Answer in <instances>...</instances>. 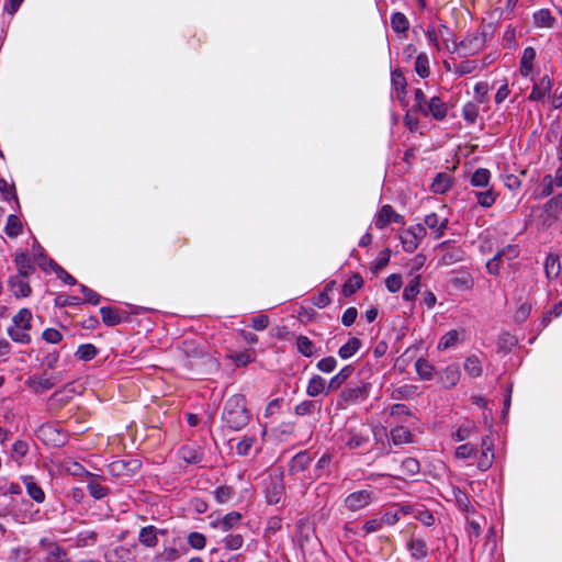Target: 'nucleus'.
<instances>
[{
  "label": "nucleus",
  "instance_id": "33",
  "mask_svg": "<svg viewBox=\"0 0 562 562\" xmlns=\"http://www.w3.org/2000/svg\"><path fill=\"white\" fill-rule=\"evenodd\" d=\"M415 71L422 78H427L430 74L429 58L426 53H420L415 59Z\"/></svg>",
  "mask_w": 562,
  "mask_h": 562
},
{
  "label": "nucleus",
  "instance_id": "44",
  "mask_svg": "<svg viewBox=\"0 0 562 562\" xmlns=\"http://www.w3.org/2000/svg\"><path fill=\"white\" fill-rule=\"evenodd\" d=\"M222 542L227 550L235 551L241 548L244 537L240 533H228L223 538Z\"/></svg>",
  "mask_w": 562,
  "mask_h": 562
},
{
  "label": "nucleus",
  "instance_id": "4",
  "mask_svg": "<svg viewBox=\"0 0 562 562\" xmlns=\"http://www.w3.org/2000/svg\"><path fill=\"white\" fill-rule=\"evenodd\" d=\"M375 497V493L371 490H359L347 495L344 503L348 510L356 513L367 508Z\"/></svg>",
  "mask_w": 562,
  "mask_h": 562
},
{
  "label": "nucleus",
  "instance_id": "50",
  "mask_svg": "<svg viewBox=\"0 0 562 562\" xmlns=\"http://www.w3.org/2000/svg\"><path fill=\"white\" fill-rule=\"evenodd\" d=\"M283 487L279 481H276L271 488L267 492V499L269 504H278L282 497Z\"/></svg>",
  "mask_w": 562,
  "mask_h": 562
},
{
  "label": "nucleus",
  "instance_id": "54",
  "mask_svg": "<svg viewBox=\"0 0 562 562\" xmlns=\"http://www.w3.org/2000/svg\"><path fill=\"white\" fill-rule=\"evenodd\" d=\"M188 542L193 549L201 550L205 547L206 539L201 532H191L188 536Z\"/></svg>",
  "mask_w": 562,
  "mask_h": 562
},
{
  "label": "nucleus",
  "instance_id": "61",
  "mask_svg": "<svg viewBox=\"0 0 562 562\" xmlns=\"http://www.w3.org/2000/svg\"><path fill=\"white\" fill-rule=\"evenodd\" d=\"M390 256L389 249L381 252L371 267L372 271L375 273L386 267L390 261Z\"/></svg>",
  "mask_w": 562,
  "mask_h": 562
},
{
  "label": "nucleus",
  "instance_id": "47",
  "mask_svg": "<svg viewBox=\"0 0 562 562\" xmlns=\"http://www.w3.org/2000/svg\"><path fill=\"white\" fill-rule=\"evenodd\" d=\"M108 562H134V559L128 549L120 547L108 558Z\"/></svg>",
  "mask_w": 562,
  "mask_h": 562
},
{
  "label": "nucleus",
  "instance_id": "42",
  "mask_svg": "<svg viewBox=\"0 0 562 562\" xmlns=\"http://www.w3.org/2000/svg\"><path fill=\"white\" fill-rule=\"evenodd\" d=\"M546 212L553 216L559 217L562 214V194L551 198L544 205Z\"/></svg>",
  "mask_w": 562,
  "mask_h": 562
},
{
  "label": "nucleus",
  "instance_id": "1",
  "mask_svg": "<svg viewBox=\"0 0 562 562\" xmlns=\"http://www.w3.org/2000/svg\"><path fill=\"white\" fill-rule=\"evenodd\" d=\"M32 313L29 308H21L12 318V325L8 328L9 336L16 342L29 344L31 341L30 329L32 327Z\"/></svg>",
  "mask_w": 562,
  "mask_h": 562
},
{
  "label": "nucleus",
  "instance_id": "40",
  "mask_svg": "<svg viewBox=\"0 0 562 562\" xmlns=\"http://www.w3.org/2000/svg\"><path fill=\"white\" fill-rule=\"evenodd\" d=\"M15 265L19 271V276L27 277L33 269L31 259L24 252L16 254Z\"/></svg>",
  "mask_w": 562,
  "mask_h": 562
},
{
  "label": "nucleus",
  "instance_id": "18",
  "mask_svg": "<svg viewBox=\"0 0 562 562\" xmlns=\"http://www.w3.org/2000/svg\"><path fill=\"white\" fill-rule=\"evenodd\" d=\"M425 225L435 232L436 238H440L443 235V231L447 228L448 220L440 218L438 214L430 213L425 216Z\"/></svg>",
  "mask_w": 562,
  "mask_h": 562
},
{
  "label": "nucleus",
  "instance_id": "15",
  "mask_svg": "<svg viewBox=\"0 0 562 562\" xmlns=\"http://www.w3.org/2000/svg\"><path fill=\"white\" fill-rule=\"evenodd\" d=\"M555 23V18L549 9H539L532 13V24L539 29H551Z\"/></svg>",
  "mask_w": 562,
  "mask_h": 562
},
{
  "label": "nucleus",
  "instance_id": "38",
  "mask_svg": "<svg viewBox=\"0 0 562 562\" xmlns=\"http://www.w3.org/2000/svg\"><path fill=\"white\" fill-rule=\"evenodd\" d=\"M491 179V172L490 170L485 168H479L474 171V173L471 177V184L473 187L477 188H484L488 184Z\"/></svg>",
  "mask_w": 562,
  "mask_h": 562
},
{
  "label": "nucleus",
  "instance_id": "45",
  "mask_svg": "<svg viewBox=\"0 0 562 562\" xmlns=\"http://www.w3.org/2000/svg\"><path fill=\"white\" fill-rule=\"evenodd\" d=\"M419 293V276H416L405 286L403 291V299L406 301H414Z\"/></svg>",
  "mask_w": 562,
  "mask_h": 562
},
{
  "label": "nucleus",
  "instance_id": "39",
  "mask_svg": "<svg viewBox=\"0 0 562 562\" xmlns=\"http://www.w3.org/2000/svg\"><path fill=\"white\" fill-rule=\"evenodd\" d=\"M391 440L394 445H403L412 441V434L405 427H396L391 430Z\"/></svg>",
  "mask_w": 562,
  "mask_h": 562
},
{
  "label": "nucleus",
  "instance_id": "34",
  "mask_svg": "<svg viewBox=\"0 0 562 562\" xmlns=\"http://www.w3.org/2000/svg\"><path fill=\"white\" fill-rule=\"evenodd\" d=\"M139 541L146 547H155L157 544V531L153 526H147L139 531Z\"/></svg>",
  "mask_w": 562,
  "mask_h": 562
},
{
  "label": "nucleus",
  "instance_id": "28",
  "mask_svg": "<svg viewBox=\"0 0 562 562\" xmlns=\"http://www.w3.org/2000/svg\"><path fill=\"white\" fill-rule=\"evenodd\" d=\"M295 346L297 351L304 357H312L316 352L313 341L308 337L303 335L296 337Z\"/></svg>",
  "mask_w": 562,
  "mask_h": 562
},
{
  "label": "nucleus",
  "instance_id": "2",
  "mask_svg": "<svg viewBox=\"0 0 562 562\" xmlns=\"http://www.w3.org/2000/svg\"><path fill=\"white\" fill-rule=\"evenodd\" d=\"M240 398H231L224 408V418L233 429H239L248 422V414Z\"/></svg>",
  "mask_w": 562,
  "mask_h": 562
},
{
  "label": "nucleus",
  "instance_id": "62",
  "mask_svg": "<svg viewBox=\"0 0 562 562\" xmlns=\"http://www.w3.org/2000/svg\"><path fill=\"white\" fill-rule=\"evenodd\" d=\"M215 498L220 504H225L231 501L233 496V491L228 486H220L214 492Z\"/></svg>",
  "mask_w": 562,
  "mask_h": 562
},
{
  "label": "nucleus",
  "instance_id": "32",
  "mask_svg": "<svg viewBox=\"0 0 562 562\" xmlns=\"http://www.w3.org/2000/svg\"><path fill=\"white\" fill-rule=\"evenodd\" d=\"M103 323L106 326H114L121 323L122 318L119 312L112 307L103 306L100 308Z\"/></svg>",
  "mask_w": 562,
  "mask_h": 562
},
{
  "label": "nucleus",
  "instance_id": "41",
  "mask_svg": "<svg viewBox=\"0 0 562 562\" xmlns=\"http://www.w3.org/2000/svg\"><path fill=\"white\" fill-rule=\"evenodd\" d=\"M4 232L9 237H16L22 232V222L16 215H10L8 217Z\"/></svg>",
  "mask_w": 562,
  "mask_h": 562
},
{
  "label": "nucleus",
  "instance_id": "13",
  "mask_svg": "<svg viewBox=\"0 0 562 562\" xmlns=\"http://www.w3.org/2000/svg\"><path fill=\"white\" fill-rule=\"evenodd\" d=\"M485 40L479 34H469L460 43V47L465 54L473 55L484 47Z\"/></svg>",
  "mask_w": 562,
  "mask_h": 562
},
{
  "label": "nucleus",
  "instance_id": "58",
  "mask_svg": "<svg viewBox=\"0 0 562 562\" xmlns=\"http://www.w3.org/2000/svg\"><path fill=\"white\" fill-rule=\"evenodd\" d=\"M49 266L56 272L57 277L61 279L65 283L74 285L76 284V280L68 272H66L61 267H59L56 262L50 261Z\"/></svg>",
  "mask_w": 562,
  "mask_h": 562
},
{
  "label": "nucleus",
  "instance_id": "10",
  "mask_svg": "<svg viewBox=\"0 0 562 562\" xmlns=\"http://www.w3.org/2000/svg\"><path fill=\"white\" fill-rule=\"evenodd\" d=\"M460 376L461 373L459 366L456 363H451L439 373V382L442 384L443 387L451 389L458 384Z\"/></svg>",
  "mask_w": 562,
  "mask_h": 562
},
{
  "label": "nucleus",
  "instance_id": "27",
  "mask_svg": "<svg viewBox=\"0 0 562 562\" xmlns=\"http://www.w3.org/2000/svg\"><path fill=\"white\" fill-rule=\"evenodd\" d=\"M462 331L457 329L449 330L439 340L437 348L440 351H445L453 346H456L460 339Z\"/></svg>",
  "mask_w": 562,
  "mask_h": 562
},
{
  "label": "nucleus",
  "instance_id": "53",
  "mask_svg": "<svg viewBox=\"0 0 562 562\" xmlns=\"http://www.w3.org/2000/svg\"><path fill=\"white\" fill-rule=\"evenodd\" d=\"M316 367L324 373H330L336 369L337 360L334 357H326L321 359Z\"/></svg>",
  "mask_w": 562,
  "mask_h": 562
},
{
  "label": "nucleus",
  "instance_id": "64",
  "mask_svg": "<svg viewBox=\"0 0 562 562\" xmlns=\"http://www.w3.org/2000/svg\"><path fill=\"white\" fill-rule=\"evenodd\" d=\"M43 339L49 344H57L61 340L63 335L55 328H46L43 331Z\"/></svg>",
  "mask_w": 562,
  "mask_h": 562
},
{
  "label": "nucleus",
  "instance_id": "8",
  "mask_svg": "<svg viewBox=\"0 0 562 562\" xmlns=\"http://www.w3.org/2000/svg\"><path fill=\"white\" fill-rule=\"evenodd\" d=\"M412 513L411 506H401L396 508L386 509L384 512L379 513V518L382 524V527L394 526L400 521L403 516L409 515Z\"/></svg>",
  "mask_w": 562,
  "mask_h": 562
},
{
  "label": "nucleus",
  "instance_id": "37",
  "mask_svg": "<svg viewBox=\"0 0 562 562\" xmlns=\"http://www.w3.org/2000/svg\"><path fill=\"white\" fill-rule=\"evenodd\" d=\"M464 370L470 376L477 378L482 373V363L476 356H470L464 361Z\"/></svg>",
  "mask_w": 562,
  "mask_h": 562
},
{
  "label": "nucleus",
  "instance_id": "36",
  "mask_svg": "<svg viewBox=\"0 0 562 562\" xmlns=\"http://www.w3.org/2000/svg\"><path fill=\"white\" fill-rule=\"evenodd\" d=\"M555 184L551 180V175H547L543 177L541 183L535 190L536 198H546L553 193Z\"/></svg>",
  "mask_w": 562,
  "mask_h": 562
},
{
  "label": "nucleus",
  "instance_id": "30",
  "mask_svg": "<svg viewBox=\"0 0 562 562\" xmlns=\"http://www.w3.org/2000/svg\"><path fill=\"white\" fill-rule=\"evenodd\" d=\"M411 554L415 559H423L427 555V547L424 540L412 538L407 543Z\"/></svg>",
  "mask_w": 562,
  "mask_h": 562
},
{
  "label": "nucleus",
  "instance_id": "20",
  "mask_svg": "<svg viewBox=\"0 0 562 562\" xmlns=\"http://www.w3.org/2000/svg\"><path fill=\"white\" fill-rule=\"evenodd\" d=\"M326 387H328L326 380L321 375L315 374L308 381L306 393L311 397H316L324 393Z\"/></svg>",
  "mask_w": 562,
  "mask_h": 562
},
{
  "label": "nucleus",
  "instance_id": "24",
  "mask_svg": "<svg viewBox=\"0 0 562 562\" xmlns=\"http://www.w3.org/2000/svg\"><path fill=\"white\" fill-rule=\"evenodd\" d=\"M361 340L357 337H351L348 339V341L346 344H344L339 350H338V356L341 358V359H349L351 358L352 356H355L358 350L360 349L361 347Z\"/></svg>",
  "mask_w": 562,
  "mask_h": 562
},
{
  "label": "nucleus",
  "instance_id": "11",
  "mask_svg": "<svg viewBox=\"0 0 562 562\" xmlns=\"http://www.w3.org/2000/svg\"><path fill=\"white\" fill-rule=\"evenodd\" d=\"M241 520V515L238 512H231L223 516L222 518L212 521V527L222 530L223 532H228L236 528Z\"/></svg>",
  "mask_w": 562,
  "mask_h": 562
},
{
  "label": "nucleus",
  "instance_id": "43",
  "mask_svg": "<svg viewBox=\"0 0 562 562\" xmlns=\"http://www.w3.org/2000/svg\"><path fill=\"white\" fill-rule=\"evenodd\" d=\"M416 391L417 386L405 384L393 390L391 396L393 400H408L414 397Z\"/></svg>",
  "mask_w": 562,
  "mask_h": 562
},
{
  "label": "nucleus",
  "instance_id": "63",
  "mask_svg": "<svg viewBox=\"0 0 562 562\" xmlns=\"http://www.w3.org/2000/svg\"><path fill=\"white\" fill-rule=\"evenodd\" d=\"M13 458L20 460L24 458L29 451V445L23 440H16L12 447Z\"/></svg>",
  "mask_w": 562,
  "mask_h": 562
},
{
  "label": "nucleus",
  "instance_id": "56",
  "mask_svg": "<svg viewBox=\"0 0 562 562\" xmlns=\"http://www.w3.org/2000/svg\"><path fill=\"white\" fill-rule=\"evenodd\" d=\"M254 445H255L254 437H244L236 446L238 454H240V456L249 454Z\"/></svg>",
  "mask_w": 562,
  "mask_h": 562
},
{
  "label": "nucleus",
  "instance_id": "51",
  "mask_svg": "<svg viewBox=\"0 0 562 562\" xmlns=\"http://www.w3.org/2000/svg\"><path fill=\"white\" fill-rule=\"evenodd\" d=\"M46 562H68L67 555L57 546H50Z\"/></svg>",
  "mask_w": 562,
  "mask_h": 562
},
{
  "label": "nucleus",
  "instance_id": "9",
  "mask_svg": "<svg viewBox=\"0 0 562 562\" xmlns=\"http://www.w3.org/2000/svg\"><path fill=\"white\" fill-rule=\"evenodd\" d=\"M61 381L60 373L52 375H40L32 376L27 380V384L33 387L36 392H44L54 387L58 382Z\"/></svg>",
  "mask_w": 562,
  "mask_h": 562
},
{
  "label": "nucleus",
  "instance_id": "7",
  "mask_svg": "<svg viewBox=\"0 0 562 562\" xmlns=\"http://www.w3.org/2000/svg\"><path fill=\"white\" fill-rule=\"evenodd\" d=\"M403 221V216L395 212V210L389 205H383L378 212L374 218V225L378 229H383L391 223H401Z\"/></svg>",
  "mask_w": 562,
  "mask_h": 562
},
{
  "label": "nucleus",
  "instance_id": "31",
  "mask_svg": "<svg viewBox=\"0 0 562 562\" xmlns=\"http://www.w3.org/2000/svg\"><path fill=\"white\" fill-rule=\"evenodd\" d=\"M353 372L351 366L344 367L336 375H334L329 383L328 390H337Z\"/></svg>",
  "mask_w": 562,
  "mask_h": 562
},
{
  "label": "nucleus",
  "instance_id": "5",
  "mask_svg": "<svg viewBox=\"0 0 562 562\" xmlns=\"http://www.w3.org/2000/svg\"><path fill=\"white\" fill-rule=\"evenodd\" d=\"M370 392L369 383H361L358 385L345 389L339 396V404L342 406L353 405L368 397Z\"/></svg>",
  "mask_w": 562,
  "mask_h": 562
},
{
  "label": "nucleus",
  "instance_id": "49",
  "mask_svg": "<svg viewBox=\"0 0 562 562\" xmlns=\"http://www.w3.org/2000/svg\"><path fill=\"white\" fill-rule=\"evenodd\" d=\"M477 203L483 207H490L495 202V193L492 190L475 192Z\"/></svg>",
  "mask_w": 562,
  "mask_h": 562
},
{
  "label": "nucleus",
  "instance_id": "6",
  "mask_svg": "<svg viewBox=\"0 0 562 562\" xmlns=\"http://www.w3.org/2000/svg\"><path fill=\"white\" fill-rule=\"evenodd\" d=\"M533 81L532 91L529 94V101H541L544 103L547 100H550V91H551V79L549 74H544L543 76L535 79L530 78Z\"/></svg>",
  "mask_w": 562,
  "mask_h": 562
},
{
  "label": "nucleus",
  "instance_id": "59",
  "mask_svg": "<svg viewBox=\"0 0 562 562\" xmlns=\"http://www.w3.org/2000/svg\"><path fill=\"white\" fill-rule=\"evenodd\" d=\"M385 285H386L387 290L392 293L400 291V289L402 288L401 274L393 273V274L389 276L385 280Z\"/></svg>",
  "mask_w": 562,
  "mask_h": 562
},
{
  "label": "nucleus",
  "instance_id": "22",
  "mask_svg": "<svg viewBox=\"0 0 562 562\" xmlns=\"http://www.w3.org/2000/svg\"><path fill=\"white\" fill-rule=\"evenodd\" d=\"M447 32L448 29L443 25L429 26L425 32L428 44L434 46L436 50H440L439 40L443 37Z\"/></svg>",
  "mask_w": 562,
  "mask_h": 562
},
{
  "label": "nucleus",
  "instance_id": "60",
  "mask_svg": "<svg viewBox=\"0 0 562 562\" xmlns=\"http://www.w3.org/2000/svg\"><path fill=\"white\" fill-rule=\"evenodd\" d=\"M362 285V279L360 276L351 277L344 285L345 294H352L359 290Z\"/></svg>",
  "mask_w": 562,
  "mask_h": 562
},
{
  "label": "nucleus",
  "instance_id": "14",
  "mask_svg": "<svg viewBox=\"0 0 562 562\" xmlns=\"http://www.w3.org/2000/svg\"><path fill=\"white\" fill-rule=\"evenodd\" d=\"M368 429L361 426L359 430H349L345 439V443L350 449H357L362 447L369 440Z\"/></svg>",
  "mask_w": 562,
  "mask_h": 562
},
{
  "label": "nucleus",
  "instance_id": "48",
  "mask_svg": "<svg viewBox=\"0 0 562 562\" xmlns=\"http://www.w3.org/2000/svg\"><path fill=\"white\" fill-rule=\"evenodd\" d=\"M76 356L83 361H89L97 356V348L93 345L87 344L79 346Z\"/></svg>",
  "mask_w": 562,
  "mask_h": 562
},
{
  "label": "nucleus",
  "instance_id": "46",
  "mask_svg": "<svg viewBox=\"0 0 562 562\" xmlns=\"http://www.w3.org/2000/svg\"><path fill=\"white\" fill-rule=\"evenodd\" d=\"M97 540V533L92 530H83L76 536L75 544L77 547H86L93 544Z\"/></svg>",
  "mask_w": 562,
  "mask_h": 562
},
{
  "label": "nucleus",
  "instance_id": "19",
  "mask_svg": "<svg viewBox=\"0 0 562 562\" xmlns=\"http://www.w3.org/2000/svg\"><path fill=\"white\" fill-rule=\"evenodd\" d=\"M424 113L431 114L437 120H442L447 115V105L446 103L438 97H434L430 99L427 105V110H423Z\"/></svg>",
  "mask_w": 562,
  "mask_h": 562
},
{
  "label": "nucleus",
  "instance_id": "3",
  "mask_svg": "<svg viewBox=\"0 0 562 562\" xmlns=\"http://www.w3.org/2000/svg\"><path fill=\"white\" fill-rule=\"evenodd\" d=\"M426 236V228L422 224L413 225L400 232L402 247L407 252L415 251Z\"/></svg>",
  "mask_w": 562,
  "mask_h": 562
},
{
  "label": "nucleus",
  "instance_id": "23",
  "mask_svg": "<svg viewBox=\"0 0 562 562\" xmlns=\"http://www.w3.org/2000/svg\"><path fill=\"white\" fill-rule=\"evenodd\" d=\"M449 282L451 286L458 291H468L472 289L474 284L472 277L467 272L453 276Z\"/></svg>",
  "mask_w": 562,
  "mask_h": 562
},
{
  "label": "nucleus",
  "instance_id": "57",
  "mask_svg": "<svg viewBox=\"0 0 562 562\" xmlns=\"http://www.w3.org/2000/svg\"><path fill=\"white\" fill-rule=\"evenodd\" d=\"M504 260L502 258V254H496L492 259H490L487 262H486V269H487V272L490 274H498L499 273V268L501 266L503 265Z\"/></svg>",
  "mask_w": 562,
  "mask_h": 562
},
{
  "label": "nucleus",
  "instance_id": "16",
  "mask_svg": "<svg viewBox=\"0 0 562 562\" xmlns=\"http://www.w3.org/2000/svg\"><path fill=\"white\" fill-rule=\"evenodd\" d=\"M27 277L13 276L9 280L10 288L16 297H26L31 293V286L26 280Z\"/></svg>",
  "mask_w": 562,
  "mask_h": 562
},
{
  "label": "nucleus",
  "instance_id": "52",
  "mask_svg": "<svg viewBox=\"0 0 562 562\" xmlns=\"http://www.w3.org/2000/svg\"><path fill=\"white\" fill-rule=\"evenodd\" d=\"M382 529H383V527H382L379 516L367 520L362 526V531H363L364 536H367L369 533L378 532Z\"/></svg>",
  "mask_w": 562,
  "mask_h": 562
},
{
  "label": "nucleus",
  "instance_id": "55",
  "mask_svg": "<svg viewBox=\"0 0 562 562\" xmlns=\"http://www.w3.org/2000/svg\"><path fill=\"white\" fill-rule=\"evenodd\" d=\"M402 470L407 475H415L419 471V462L414 458H406L402 462Z\"/></svg>",
  "mask_w": 562,
  "mask_h": 562
},
{
  "label": "nucleus",
  "instance_id": "25",
  "mask_svg": "<svg viewBox=\"0 0 562 562\" xmlns=\"http://www.w3.org/2000/svg\"><path fill=\"white\" fill-rule=\"evenodd\" d=\"M415 369L420 380L429 381L435 374V367L426 359L419 358L415 362Z\"/></svg>",
  "mask_w": 562,
  "mask_h": 562
},
{
  "label": "nucleus",
  "instance_id": "29",
  "mask_svg": "<svg viewBox=\"0 0 562 562\" xmlns=\"http://www.w3.org/2000/svg\"><path fill=\"white\" fill-rule=\"evenodd\" d=\"M391 26L396 33H406L409 29V21L402 12H395L391 16Z\"/></svg>",
  "mask_w": 562,
  "mask_h": 562
},
{
  "label": "nucleus",
  "instance_id": "17",
  "mask_svg": "<svg viewBox=\"0 0 562 562\" xmlns=\"http://www.w3.org/2000/svg\"><path fill=\"white\" fill-rule=\"evenodd\" d=\"M494 460V453L492 449V442L488 438L482 440V453L477 461V468L481 471H486L491 468Z\"/></svg>",
  "mask_w": 562,
  "mask_h": 562
},
{
  "label": "nucleus",
  "instance_id": "12",
  "mask_svg": "<svg viewBox=\"0 0 562 562\" xmlns=\"http://www.w3.org/2000/svg\"><path fill=\"white\" fill-rule=\"evenodd\" d=\"M22 482L25 485L27 495L36 503L42 504L45 501V492L37 484L36 480L32 475H24Z\"/></svg>",
  "mask_w": 562,
  "mask_h": 562
},
{
  "label": "nucleus",
  "instance_id": "35",
  "mask_svg": "<svg viewBox=\"0 0 562 562\" xmlns=\"http://www.w3.org/2000/svg\"><path fill=\"white\" fill-rule=\"evenodd\" d=\"M479 68L476 60H462L453 65V74L458 76H464L474 72Z\"/></svg>",
  "mask_w": 562,
  "mask_h": 562
},
{
  "label": "nucleus",
  "instance_id": "26",
  "mask_svg": "<svg viewBox=\"0 0 562 562\" xmlns=\"http://www.w3.org/2000/svg\"><path fill=\"white\" fill-rule=\"evenodd\" d=\"M451 188V178L448 173H438L431 183V191L443 194Z\"/></svg>",
  "mask_w": 562,
  "mask_h": 562
},
{
  "label": "nucleus",
  "instance_id": "21",
  "mask_svg": "<svg viewBox=\"0 0 562 562\" xmlns=\"http://www.w3.org/2000/svg\"><path fill=\"white\" fill-rule=\"evenodd\" d=\"M544 272L548 279H555L558 278L561 266H560V257L555 254H549L546 257L544 263H543Z\"/></svg>",
  "mask_w": 562,
  "mask_h": 562
}]
</instances>
